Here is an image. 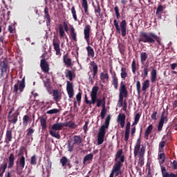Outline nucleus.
<instances>
[{"instance_id":"obj_22","label":"nucleus","mask_w":177,"mask_h":177,"mask_svg":"<svg viewBox=\"0 0 177 177\" xmlns=\"http://www.w3.org/2000/svg\"><path fill=\"white\" fill-rule=\"evenodd\" d=\"M153 132V124H149L145 129L144 133V138L146 140H149V136H150V133Z\"/></svg>"},{"instance_id":"obj_63","label":"nucleus","mask_w":177,"mask_h":177,"mask_svg":"<svg viewBox=\"0 0 177 177\" xmlns=\"http://www.w3.org/2000/svg\"><path fill=\"white\" fill-rule=\"evenodd\" d=\"M157 111H154L151 115V120H154L156 121L157 120Z\"/></svg>"},{"instance_id":"obj_21","label":"nucleus","mask_w":177,"mask_h":177,"mask_svg":"<svg viewBox=\"0 0 177 177\" xmlns=\"http://www.w3.org/2000/svg\"><path fill=\"white\" fill-rule=\"evenodd\" d=\"M129 133H131V122H127L126 125V130L124 132V140L125 142H128L129 139Z\"/></svg>"},{"instance_id":"obj_8","label":"nucleus","mask_w":177,"mask_h":177,"mask_svg":"<svg viewBox=\"0 0 177 177\" xmlns=\"http://www.w3.org/2000/svg\"><path fill=\"white\" fill-rule=\"evenodd\" d=\"M24 88H26V78L24 77L21 81L19 82V84H15L14 85L13 93L15 95H17L19 91L20 93H21L24 91Z\"/></svg>"},{"instance_id":"obj_4","label":"nucleus","mask_w":177,"mask_h":177,"mask_svg":"<svg viewBox=\"0 0 177 177\" xmlns=\"http://www.w3.org/2000/svg\"><path fill=\"white\" fill-rule=\"evenodd\" d=\"M111 120V116L108 115L105 119L104 124H102L97 134V145H103V142H104V136H106V129H109Z\"/></svg>"},{"instance_id":"obj_29","label":"nucleus","mask_w":177,"mask_h":177,"mask_svg":"<svg viewBox=\"0 0 177 177\" xmlns=\"http://www.w3.org/2000/svg\"><path fill=\"white\" fill-rule=\"evenodd\" d=\"M70 37L72 41H75V42H77V32H75V28H74V26H71L70 29Z\"/></svg>"},{"instance_id":"obj_46","label":"nucleus","mask_w":177,"mask_h":177,"mask_svg":"<svg viewBox=\"0 0 177 177\" xmlns=\"http://www.w3.org/2000/svg\"><path fill=\"white\" fill-rule=\"evenodd\" d=\"M106 114H107V109H106V106L103 105L100 113L102 120H104V117H106Z\"/></svg>"},{"instance_id":"obj_25","label":"nucleus","mask_w":177,"mask_h":177,"mask_svg":"<svg viewBox=\"0 0 177 177\" xmlns=\"http://www.w3.org/2000/svg\"><path fill=\"white\" fill-rule=\"evenodd\" d=\"M112 81L111 84L114 86L115 89H118V77H117V73H113V75L111 76Z\"/></svg>"},{"instance_id":"obj_47","label":"nucleus","mask_w":177,"mask_h":177,"mask_svg":"<svg viewBox=\"0 0 177 177\" xmlns=\"http://www.w3.org/2000/svg\"><path fill=\"white\" fill-rule=\"evenodd\" d=\"M26 131L27 138H30L32 137V134L34 133V132H35V129H32V127H30L26 130Z\"/></svg>"},{"instance_id":"obj_38","label":"nucleus","mask_w":177,"mask_h":177,"mask_svg":"<svg viewBox=\"0 0 177 177\" xmlns=\"http://www.w3.org/2000/svg\"><path fill=\"white\" fill-rule=\"evenodd\" d=\"M87 50V55L88 56H91V57H95V50H93V48L91 47V46H88L86 48Z\"/></svg>"},{"instance_id":"obj_53","label":"nucleus","mask_w":177,"mask_h":177,"mask_svg":"<svg viewBox=\"0 0 177 177\" xmlns=\"http://www.w3.org/2000/svg\"><path fill=\"white\" fill-rule=\"evenodd\" d=\"M131 68L133 74H136V61L135 59L131 63Z\"/></svg>"},{"instance_id":"obj_57","label":"nucleus","mask_w":177,"mask_h":177,"mask_svg":"<svg viewBox=\"0 0 177 177\" xmlns=\"http://www.w3.org/2000/svg\"><path fill=\"white\" fill-rule=\"evenodd\" d=\"M60 111L57 109H53L47 111V114H57Z\"/></svg>"},{"instance_id":"obj_5","label":"nucleus","mask_w":177,"mask_h":177,"mask_svg":"<svg viewBox=\"0 0 177 177\" xmlns=\"http://www.w3.org/2000/svg\"><path fill=\"white\" fill-rule=\"evenodd\" d=\"M141 144L142 140L140 138L136 142L133 151L134 157H136V156L139 154V160H143V157H145V153H146V145H141Z\"/></svg>"},{"instance_id":"obj_55","label":"nucleus","mask_w":177,"mask_h":177,"mask_svg":"<svg viewBox=\"0 0 177 177\" xmlns=\"http://www.w3.org/2000/svg\"><path fill=\"white\" fill-rule=\"evenodd\" d=\"M114 11L116 15V18L118 19V20L120 19L121 15H120V9L118 8V6H115Z\"/></svg>"},{"instance_id":"obj_26","label":"nucleus","mask_w":177,"mask_h":177,"mask_svg":"<svg viewBox=\"0 0 177 177\" xmlns=\"http://www.w3.org/2000/svg\"><path fill=\"white\" fill-rule=\"evenodd\" d=\"M161 172H162V177H176V175L174 173H171V174L167 173V169H165V167L164 166L161 167Z\"/></svg>"},{"instance_id":"obj_34","label":"nucleus","mask_w":177,"mask_h":177,"mask_svg":"<svg viewBox=\"0 0 177 177\" xmlns=\"http://www.w3.org/2000/svg\"><path fill=\"white\" fill-rule=\"evenodd\" d=\"M64 127H68V128H71V129H75L78 127V125L75 124V123L72 121L64 122Z\"/></svg>"},{"instance_id":"obj_61","label":"nucleus","mask_w":177,"mask_h":177,"mask_svg":"<svg viewBox=\"0 0 177 177\" xmlns=\"http://www.w3.org/2000/svg\"><path fill=\"white\" fill-rule=\"evenodd\" d=\"M63 28L64 31H66V32H68V25H67V23H66V21H64L63 23Z\"/></svg>"},{"instance_id":"obj_39","label":"nucleus","mask_w":177,"mask_h":177,"mask_svg":"<svg viewBox=\"0 0 177 177\" xmlns=\"http://www.w3.org/2000/svg\"><path fill=\"white\" fill-rule=\"evenodd\" d=\"M147 75H149V66L147 65L144 67L143 73L141 74V77L143 78V80H146Z\"/></svg>"},{"instance_id":"obj_43","label":"nucleus","mask_w":177,"mask_h":177,"mask_svg":"<svg viewBox=\"0 0 177 177\" xmlns=\"http://www.w3.org/2000/svg\"><path fill=\"white\" fill-rule=\"evenodd\" d=\"M147 57L148 55L147 53L143 52L140 53V62L142 64H145V62L147 60Z\"/></svg>"},{"instance_id":"obj_50","label":"nucleus","mask_w":177,"mask_h":177,"mask_svg":"<svg viewBox=\"0 0 177 177\" xmlns=\"http://www.w3.org/2000/svg\"><path fill=\"white\" fill-rule=\"evenodd\" d=\"M50 135L52 136L53 138H55L56 139H60L61 138L60 134L53 130H50Z\"/></svg>"},{"instance_id":"obj_20","label":"nucleus","mask_w":177,"mask_h":177,"mask_svg":"<svg viewBox=\"0 0 177 177\" xmlns=\"http://www.w3.org/2000/svg\"><path fill=\"white\" fill-rule=\"evenodd\" d=\"M59 162L62 164V167H68V168H71V161L66 156H62Z\"/></svg>"},{"instance_id":"obj_19","label":"nucleus","mask_w":177,"mask_h":177,"mask_svg":"<svg viewBox=\"0 0 177 177\" xmlns=\"http://www.w3.org/2000/svg\"><path fill=\"white\" fill-rule=\"evenodd\" d=\"M127 118V116L125 114L120 113L118 116V122H119L121 128H124L125 127V119Z\"/></svg>"},{"instance_id":"obj_7","label":"nucleus","mask_w":177,"mask_h":177,"mask_svg":"<svg viewBox=\"0 0 177 177\" xmlns=\"http://www.w3.org/2000/svg\"><path fill=\"white\" fill-rule=\"evenodd\" d=\"M119 104L120 107H122L124 104V97H128V90L127 89V85H125V82L122 81L120 82L119 88Z\"/></svg>"},{"instance_id":"obj_30","label":"nucleus","mask_w":177,"mask_h":177,"mask_svg":"<svg viewBox=\"0 0 177 177\" xmlns=\"http://www.w3.org/2000/svg\"><path fill=\"white\" fill-rule=\"evenodd\" d=\"M82 6L84 9L85 15L89 16V6H88V0H82Z\"/></svg>"},{"instance_id":"obj_31","label":"nucleus","mask_w":177,"mask_h":177,"mask_svg":"<svg viewBox=\"0 0 177 177\" xmlns=\"http://www.w3.org/2000/svg\"><path fill=\"white\" fill-rule=\"evenodd\" d=\"M13 165H15V154L10 153L8 157V168H13Z\"/></svg>"},{"instance_id":"obj_17","label":"nucleus","mask_w":177,"mask_h":177,"mask_svg":"<svg viewBox=\"0 0 177 177\" xmlns=\"http://www.w3.org/2000/svg\"><path fill=\"white\" fill-rule=\"evenodd\" d=\"M13 139V136L12 135V129H8L6 133V138L4 142L6 143V145H9L10 143V141Z\"/></svg>"},{"instance_id":"obj_18","label":"nucleus","mask_w":177,"mask_h":177,"mask_svg":"<svg viewBox=\"0 0 177 177\" xmlns=\"http://www.w3.org/2000/svg\"><path fill=\"white\" fill-rule=\"evenodd\" d=\"M53 99L57 103V102H60V99H62V96L60 95V91L57 88L54 89L53 91Z\"/></svg>"},{"instance_id":"obj_6","label":"nucleus","mask_w":177,"mask_h":177,"mask_svg":"<svg viewBox=\"0 0 177 177\" xmlns=\"http://www.w3.org/2000/svg\"><path fill=\"white\" fill-rule=\"evenodd\" d=\"M113 24L116 28L118 34H121L122 37H127V21L125 19L118 24L117 19H114Z\"/></svg>"},{"instance_id":"obj_10","label":"nucleus","mask_w":177,"mask_h":177,"mask_svg":"<svg viewBox=\"0 0 177 177\" xmlns=\"http://www.w3.org/2000/svg\"><path fill=\"white\" fill-rule=\"evenodd\" d=\"M84 39H86V42H87L88 45L91 42L89 38H91V25L86 24L84 28Z\"/></svg>"},{"instance_id":"obj_11","label":"nucleus","mask_w":177,"mask_h":177,"mask_svg":"<svg viewBox=\"0 0 177 177\" xmlns=\"http://www.w3.org/2000/svg\"><path fill=\"white\" fill-rule=\"evenodd\" d=\"M66 92L70 99H73V97H74V86L73 83L69 81L66 82Z\"/></svg>"},{"instance_id":"obj_12","label":"nucleus","mask_w":177,"mask_h":177,"mask_svg":"<svg viewBox=\"0 0 177 177\" xmlns=\"http://www.w3.org/2000/svg\"><path fill=\"white\" fill-rule=\"evenodd\" d=\"M17 169H24L26 167V157L21 156L17 161Z\"/></svg>"},{"instance_id":"obj_37","label":"nucleus","mask_w":177,"mask_h":177,"mask_svg":"<svg viewBox=\"0 0 177 177\" xmlns=\"http://www.w3.org/2000/svg\"><path fill=\"white\" fill-rule=\"evenodd\" d=\"M120 77L122 80H125L128 77V73L127 72V68L122 67L120 70Z\"/></svg>"},{"instance_id":"obj_60","label":"nucleus","mask_w":177,"mask_h":177,"mask_svg":"<svg viewBox=\"0 0 177 177\" xmlns=\"http://www.w3.org/2000/svg\"><path fill=\"white\" fill-rule=\"evenodd\" d=\"M82 98V93L79 92L76 95L77 102H81Z\"/></svg>"},{"instance_id":"obj_52","label":"nucleus","mask_w":177,"mask_h":177,"mask_svg":"<svg viewBox=\"0 0 177 177\" xmlns=\"http://www.w3.org/2000/svg\"><path fill=\"white\" fill-rule=\"evenodd\" d=\"M6 168H8V163L6 162H4L3 165H1L0 166V172H2V174H5Z\"/></svg>"},{"instance_id":"obj_23","label":"nucleus","mask_w":177,"mask_h":177,"mask_svg":"<svg viewBox=\"0 0 177 177\" xmlns=\"http://www.w3.org/2000/svg\"><path fill=\"white\" fill-rule=\"evenodd\" d=\"M44 86L49 93V95H52L53 91L52 90V86H50V79H46V81H44Z\"/></svg>"},{"instance_id":"obj_24","label":"nucleus","mask_w":177,"mask_h":177,"mask_svg":"<svg viewBox=\"0 0 177 177\" xmlns=\"http://www.w3.org/2000/svg\"><path fill=\"white\" fill-rule=\"evenodd\" d=\"M53 46L54 47V49L55 50L56 56H62V52H60V44L53 40Z\"/></svg>"},{"instance_id":"obj_1","label":"nucleus","mask_w":177,"mask_h":177,"mask_svg":"<svg viewBox=\"0 0 177 177\" xmlns=\"http://www.w3.org/2000/svg\"><path fill=\"white\" fill-rule=\"evenodd\" d=\"M115 161L114 165L113 167L111 173L109 176V177H114L118 176V175H121V168H122V166L124 164L123 162H125V156L122 155V149H119L115 155Z\"/></svg>"},{"instance_id":"obj_42","label":"nucleus","mask_w":177,"mask_h":177,"mask_svg":"<svg viewBox=\"0 0 177 177\" xmlns=\"http://www.w3.org/2000/svg\"><path fill=\"white\" fill-rule=\"evenodd\" d=\"M22 120H23V125H24V127H27V125H28V122L31 121V119H30V116H28V115H24Z\"/></svg>"},{"instance_id":"obj_3","label":"nucleus","mask_w":177,"mask_h":177,"mask_svg":"<svg viewBox=\"0 0 177 177\" xmlns=\"http://www.w3.org/2000/svg\"><path fill=\"white\" fill-rule=\"evenodd\" d=\"M97 92H99V87L97 86H93L91 93V100H88V96L85 94V102L86 104H95L97 103V107L100 106H106V97H103L102 99L97 98Z\"/></svg>"},{"instance_id":"obj_27","label":"nucleus","mask_w":177,"mask_h":177,"mask_svg":"<svg viewBox=\"0 0 177 177\" xmlns=\"http://www.w3.org/2000/svg\"><path fill=\"white\" fill-rule=\"evenodd\" d=\"M65 77L66 78H69L70 81H73V80L75 78V74L74 73V71L66 69L65 72Z\"/></svg>"},{"instance_id":"obj_56","label":"nucleus","mask_w":177,"mask_h":177,"mask_svg":"<svg viewBox=\"0 0 177 177\" xmlns=\"http://www.w3.org/2000/svg\"><path fill=\"white\" fill-rule=\"evenodd\" d=\"M140 88H141L140 81L138 80L136 82V89H137L138 95H140L142 92L140 91Z\"/></svg>"},{"instance_id":"obj_64","label":"nucleus","mask_w":177,"mask_h":177,"mask_svg":"<svg viewBox=\"0 0 177 177\" xmlns=\"http://www.w3.org/2000/svg\"><path fill=\"white\" fill-rule=\"evenodd\" d=\"M139 120H140V113H136L135 118H134V121L139 122Z\"/></svg>"},{"instance_id":"obj_33","label":"nucleus","mask_w":177,"mask_h":177,"mask_svg":"<svg viewBox=\"0 0 177 177\" xmlns=\"http://www.w3.org/2000/svg\"><path fill=\"white\" fill-rule=\"evenodd\" d=\"M64 127V123H55L52 126L53 131H62V129Z\"/></svg>"},{"instance_id":"obj_14","label":"nucleus","mask_w":177,"mask_h":177,"mask_svg":"<svg viewBox=\"0 0 177 177\" xmlns=\"http://www.w3.org/2000/svg\"><path fill=\"white\" fill-rule=\"evenodd\" d=\"M40 67L43 73H49V64H48V62H46V59H41Z\"/></svg>"},{"instance_id":"obj_44","label":"nucleus","mask_w":177,"mask_h":177,"mask_svg":"<svg viewBox=\"0 0 177 177\" xmlns=\"http://www.w3.org/2000/svg\"><path fill=\"white\" fill-rule=\"evenodd\" d=\"M100 78L101 81H102V82H104V80H106L107 81H109V78H110V77L109 76L108 73H104L102 72L100 73Z\"/></svg>"},{"instance_id":"obj_49","label":"nucleus","mask_w":177,"mask_h":177,"mask_svg":"<svg viewBox=\"0 0 177 177\" xmlns=\"http://www.w3.org/2000/svg\"><path fill=\"white\" fill-rule=\"evenodd\" d=\"M94 12L96 15V16H100L101 14H100V12H102V9L100 8V4H99V3H97V8L96 7H94Z\"/></svg>"},{"instance_id":"obj_45","label":"nucleus","mask_w":177,"mask_h":177,"mask_svg":"<svg viewBox=\"0 0 177 177\" xmlns=\"http://www.w3.org/2000/svg\"><path fill=\"white\" fill-rule=\"evenodd\" d=\"M58 28H59V37L61 38H63V37L66 35V32H64V28H63V25L60 24L58 26Z\"/></svg>"},{"instance_id":"obj_62","label":"nucleus","mask_w":177,"mask_h":177,"mask_svg":"<svg viewBox=\"0 0 177 177\" xmlns=\"http://www.w3.org/2000/svg\"><path fill=\"white\" fill-rule=\"evenodd\" d=\"M88 125H89V122H85V124L83 127V129L84 131V133H86V131H88Z\"/></svg>"},{"instance_id":"obj_36","label":"nucleus","mask_w":177,"mask_h":177,"mask_svg":"<svg viewBox=\"0 0 177 177\" xmlns=\"http://www.w3.org/2000/svg\"><path fill=\"white\" fill-rule=\"evenodd\" d=\"M150 88V80H146L143 83H142V91L143 92H145V91H147Z\"/></svg>"},{"instance_id":"obj_59","label":"nucleus","mask_w":177,"mask_h":177,"mask_svg":"<svg viewBox=\"0 0 177 177\" xmlns=\"http://www.w3.org/2000/svg\"><path fill=\"white\" fill-rule=\"evenodd\" d=\"M163 10V7L162 6L160 5L158 6V8L156 10V15H160V13H161V12H162Z\"/></svg>"},{"instance_id":"obj_41","label":"nucleus","mask_w":177,"mask_h":177,"mask_svg":"<svg viewBox=\"0 0 177 177\" xmlns=\"http://www.w3.org/2000/svg\"><path fill=\"white\" fill-rule=\"evenodd\" d=\"M40 124L41 127L42 131H46V119L44 118H40Z\"/></svg>"},{"instance_id":"obj_15","label":"nucleus","mask_w":177,"mask_h":177,"mask_svg":"<svg viewBox=\"0 0 177 177\" xmlns=\"http://www.w3.org/2000/svg\"><path fill=\"white\" fill-rule=\"evenodd\" d=\"M63 62L66 67H71L73 66V60L70 58L68 53L64 54L63 56Z\"/></svg>"},{"instance_id":"obj_9","label":"nucleus","mask_w":177,"mask_h":177,"mask_svg":"<svg viewBox=\"0 0 177 177\" xmlns=\"http://www.w3.org/2000/svg\"><path fill=\"white\" fill-rule=\"evenodd\" d=\"M3 73H8V59L3 58L0 62V78L3 77Z\"/></svg>"},{"instance_id":"obj_40","label":"nucleus","mask_w":177,"mask_h":177,"mask_svg":"<svg viewBox=\"0 0 177 177\" xmlns=\"http://www.w3.org/2000/svg\"><path fill=\"white\" fill-rule=\"evenodd\" d=\"M93 160V153H88L84 156L83 159V164H85L87 161H92Z\"/></svg>"},{"instance_id":"obj_48","label":"nucleus","mask_w":177,"mask_h":177,"mask_svg":"<svg viewBox=\"0 0 177 177\" xmlns=\"http://www.w3.org/2000/svg\"><path fill=\"white\" fill-rule=\"evenodd\" d=\"M44 19L46 20H50V15H49V8L48 7H46L44 8Z\"/></svg>"},{"instance_id":"obj_58","label":"nucleus","mask_w":177,"mask_h":177,"mask_svg":"<svg viewBox=\"0 0 177 177\" xmlns=\"http://www.w3.org/2000/svg\"><path fill=\"white\" fill-rule=\"evenodd\" d=\"M164 122L159 121V124L158 126V131L161 132L162 131V127H164Z\"/></svg>"},{"instance_id":"obj_2","label":"nucleus","mask_w":177,"mask_h":177,"mask_svg":"<svg viewBox=\"0 0 177 177\" xmlns=\"http://www.w3.org/2000/svg\"><path fill=\"white\" fill-rule=\"evenodd\" d=\"M139 44H154L157 42L158 45H161V39L158 35L153 32H140L138 37Z\"/></svg>"},{"instance_id":"obj_51","label":"nucleus","mask_w":177,"mask_h":177,"mask_svg":"<svg viewBox=\"0 0 177 177\" xmlns=\"http://www.w3.org/2000/svg\"><path fill=\"white\" fill-rule=\"evenodd\" d=\"M71 13H72V15H73V17L75 21H77L78 19L77 18V11H75V6H73L71 8Z\"/></svg>"},{"instance_id":"obj_35","label":"nucleus","mask_w":177,"mask_h":177,"mask_svg":"<svg viewBox=\"0 0 177 177\" xmlns=\"http://www.w3.org/2000/svg\"><path fill=\"white\" fill-rule=\"evenodd\" d=\"M73 145H77V146H80L81 143H82V138H81V136H73Z\"/></svg>"},{"instance_id":"obj_16","label":"nucleus","mask_w":177,"mask_h":177,"mask_svg":"<svg viewBox=\"0 0 177 177\" xmlns=\"http://www.w3.org/2000/svg\"><path fill=\"white\" fill-rule=\"evenodd\" d=\"M90 65L92 67V70H91V71H93V78L95 80L96 78V75H97V73H99L97 64H96L95 61H92Z\"/></svg>"},{"instance_id":"obj_32","label":"nucleus","mask_w":177,"mask_h":177,"mask_svg":"<svg viewBox=\"0 0 177 177\" xmlns=\"http://www.w3.org/2000/svg\"><path fill=\"white\" fill-rule=\"evenodd\" d=\"M157 80V70L153 68L151 71V82L154 83Z\"/></svg>"},{"instance_id":"obj_13","label":"nucleus","mask_w":177,"mask_h":177,"mask_svg":"<svg viewBox=\"0 0 177 177\" xmlns=\"http://www.w3.org/2000/svg\"><path fill=\"white\" fill-rule=\"evenodd\" d=\"M8 122L13 124V125L16 124L19 121V113L17 111L12 115H8Z\"/></svg>"},{"instance_id":"obj_54","label":"nucleus","mask_w":177,"mask_h":177,"mask_svg":"<svg viewBox=\"0 0 177 177\" xmlns=\"http://www.w3.org/2000/svg\"><path fill=\"white\" fill-rule=\"evenodd\" d=\"M30 164L31 165H37V155H33L30 158Z\"/></svg>"},{"instance_id":"obj_28","label":"nucleus","mask_w":177,"mask_h":177,"mask_svg":"<svg viewBox=\"0 0 177 177\" xmlns=\"http://www.w3.org/2000/svg\"><path fill=\"white\" fill-rule=\"evenodd\" d=\"M160 121V122H163L165 124H167V122H168V111H165V109H164L162 113Z\"/></svg>"}]
</instances>
